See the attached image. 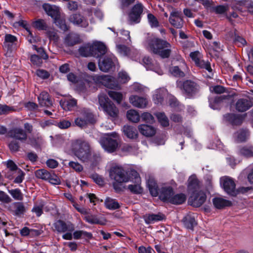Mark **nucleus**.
Listing matches in <instances>:
<instances>
[{
    "label": "nucleus",
    "mask_w": 253,
    "mask_h": 253,
    "mask_svg": "<svg viewBox=\"0 0 253 253\" xmlns=\"http://www.w3.org/2000/svg\"><path fill=\"white\" fill-rule=\"evenodd\" d=\"M13 26L15 27H18L19 26H21L23 28H24L27 32L29 33L30 34H31V32L30 31L29 28L28 27V25L27 24V23L26 21L24 20H20L18 22H15L13 24Z\"/></svg>",
    "instance_id": "69168bd1"
},
{
    "label": "nucleus",
    "mask_w": 253,
    "mask_h": 253,
    "mask_svg": "<svg viewBox=\"0 0 253 253\" xmlns=\"http://www.w3.org/2000/svg\"><path fill=\"white\" fill-rule=\"evenodd\" d=\"M173 194L172 188L169 185L164 184L161 187L158 195L161 200L168 203Z\"/></svg>",
    "instance_id": "aec40b11"
},
{
    "label": "nucleus",
    "mask_w": 253,
    "mask_h": 253,
    "mask_svg": "<svg viewBox=\"0 0 253 253\" xmlns=\"http://www.w3.org/2000/svg\"><path fill=\"white\" fill-rule=\"evenodd\" d=\"M147 186L152 196L157 197L158 196L160 189L153 177H150L149 178L147 181Z\"/></svg>",
    "instance_id": "a878e982"
},
{
    "label": "nucleus",
    "mask_w": 253,
    "mask_h": 253,
    "mask_svg": "<svg viewBox=\"0 0 253 253\" xmlns=\"http://www.w3.org/2000/svg\"><path fill=\"white\" fill-rule=\"evenodd\" d=\"M125 135L130 139H135L138 136V133L136 128L129 126H125L123 128Z\"/></svg>",
    "instance_id": "473e14b6"
},
{
    "label": "nucleus",
    "mask_w": 253,
    "mask_h": 253,
    "mask_svg": "<svg viewBox=\"0 0 253 253\" xmlns=\"http://www.w3.org/2000/svg\"><path fill=\"white\" fill-rule=\"evenodd\" d=\"M240 154L246 157L253 156V146H246L240 150Z\"/></svg>",
    "instance_id": "a18cd8bd"
},
{
    "label": "nucleus",
    "mask_w": 253,
    "mask_h": 253,
    "mask_svg": "<svg viewBox=\"0 0 253 253\" xmlns=\"http://www.w3.org/2000/svg\"><path fill=\"white\" fill-rule=\"evenodd\" d=\"M16 38L10 34H7L5 36V42H4V46L9 48L16 41Z\"/></svg>",
    "instance_id": "c03bdc74"
},
{
    "label": "nucleus",
    "mask_w": 253,
    "mask_h": 253,
    "mask_svg": "<svg viewBox=\"0 0 253 253\" xmlns=\"http://www.w3.org/2000/svg\"><path fill=\"white\" fill-rule=\"evenodd\" d=\"M184 225L187 229L192 230L195 225H196V222L194 217L190 215L186 216L183 219Z\"/></svg>",
    "instance_id": "58836bf2"
},
{
    "label": "nucleus",
    "mask_w": 253,
    "mask_h": 253,
    "mask_svg": "<svg viewBox=\"0 0 253 253\" xmlns=\"http://www.w3.org/2000/svg\"><path fill=\"white\" fill-rule=\"evenodd\" d=\"M109 176L112 181L114 188L116 191L121 189L120 186L123 183H126L131 180V175L126 172L124 169L119 166L112 167L109 170Z\"/></svg>",
    "instance_id": "20e7f679"
},
{
    "label": "nucleus",
    "mask_w": 253,
    "mask_h": 253,
    "mask_svg": "<svg viewBox=\"0 0 253 253\" xmlns=\"http://www.w3.org/2000/svg\"><path fill=\"white\" fill-rule=\"evenodd\" d=\"M188 190L192 192L189 202L194 207H200L206 201L205 193L199 190V185L197 179L195 176H191L188 180Z\"/></svg>",
    "instance_id": "7ed1b4c3"
},
{
    "label": "nucleus",
    "mask_w": 253,
    "mask_h": 253,
    "mask_svg": "<svg viewBox=\"0 0 253 253\" xmlns=\"http://www.w3.org/2000/svg\"><path fill=\"white\" fill-rule=\"evenodd\" d=\"M53 226L55 229L59 233L72 232L74 230V227L72 224L66 223L61 220L55 222Z\"/></svg>",
    "instance_id": "412c9836"
},
{
    "label": "nucleus",
    "mask_w": 253,
    "mask_h": 253,
    "mask_svg": "<svg viewBox=\"0 0 253 253\" xmlns=\"http://www.w3.org/2000/svg\"><path fill=\"white\" fill-rule=\"evenodd\" d=\"M10 137L17 139L20 141H24L27 139V135L25 131L21 128H14L9 132Z\"/></svg>",
    "instance_id": "393cba45"
},
{
    "label": "nucleus",
    "mask_w": 253,
    "mask_h": 253,
    "mask_svg": "<svg viewBox=\"0 0 253 253\" xmlns=\"http://www.w3.org/2000/svg\"><path fill=\"white\" fill-rule=\"evenodd\" d=\"M33 26L40 30L45 29L46 25L45 21L42 19H38L34 21L33 23Z\"/></svg>",
    "instance_id": "864d4df0"
},
{
    "label": "nucleus",
    "mask_w": 253,
    "mask_h": 253,
    "mask_svg": "<svg viewBox=\"0 0 253 253\" xmlns=\"http://www.w3.org/2000/svg\"><path fill=\"white\" fill-rule=\"evenodd\" d=\"M30 60L33 64L37 66H40L42 63L41 58L35 54L31 55Z\"/></svg>",
    "instance_id": "774afa93"
},
{
    "label": "nucleus",
    "mask_w": 253,
    "mask_h": 253,
    "mask_svg": "<svg viewBox=\"0 0 253 253\" xmlns=\"http://www.w3.org/2000/svg\"><path fill=\"white\" fill-rule=\"evenodd\" d=\"M13 205L15 208V212L16 214H21L25 212V207L23 203L20 202H15L13 204Z\"/></svg>",
    "instance_id": "603ef678"
},
{
    "label": "nucleus",
    "mask_w": 253,
    "mask_h": 253,
    "mask_svg": "<svg viewBox=\"0 0 253 253\" xmlns=\"http://www.w3.org/2000/svg\"><path fill=\"white\" fill-rule=\"evenodd\" d=\"M185 200L186 196L184 194L181 193L174 195L173 193L168 203L175 205H178L182 204L185 201Z\"/></svg>",
    "instance_id": "f704fd0d"
},
{
    "label": "nucleus",
    "mask_w": 253,
    "mask_h": 253,
    "mask_svg": "<svg viewBox=\"0 0 253 253\" xmlns=\"http://www.w3.org/2000/svg\"><path fill=\"white\" fill-rule=\"evenodd\" d=\"M117 63V59L114 55L111 54L106 56L102 59H100L98 62V66L101 71L107 72Z\"/></svg>",
    "instance_id": "f8f14e48"
},
{
    "label": "nucleus",
    "mask_w": 253,
    "mask_h": 253,
    "mask_svg": "<svg viewBox=\"0 0 253 253\" xmlns=\"http://www.w3.org/2000/svg\"><path fill=\"white\" fill-rule=\"evenodd\" d=\"M119 140L118 134L113 132L105 134L101 139L100 143L105 150L108 152H113L118 147Z\"/></svg>",
    "instance_id": "1a4fd4ad"
},
{
    "label": "nucleus",
    "mask_w": 253,
    "mask_h": 253,
    "mask_svg": "<svg viewBox=\"0 0 253 253\" xmlns=\"http://www.w3.org/2000/svg\"><path fill=\"white\" fill-rule=\"evenodd\" d=\"M77 100L73 98L66 99L60 101L61 107L65 110H72L73 108L77 105Z\"/></svg>",
    "instance_id": "72a5a7b5"
},
{
    "label": "nucleus",
    "mask_w": 253,
    "mask_h": 253,
    "mask_svg": "<svg viewBox=\"0 0 253 253\" xmlns=\"http://www.w3.org/2000/svg\"><path fill=\"white\" fill-rule=\"evenodd\" d=\"M147 19L148 23L151 28H157L159 26V22L157 18L152 14L148 13Z\"/></svg>",
    "instance_id": "49530a36"
},
{
    "label": "nucleus",
    "mask_w": 253,
    "mask_h": 253,
    "mask_svg": "<svg viewBox=\"0 0 253 253\" xmlns=\"http://www.w3.org/2000/svg\"><path fill=\"white\" fill-rule=\"evenodd\" d=\"M69 166L77 172L82 171L83 169V166L78 162H70Z\"/></svg>",
    "instance_id": "338daca9"
},
{
    "label": "nucleus",
    "mask_w": 253,
    "mask_h": 253,
    "mask_svg": "<svg viewBox=\"0 0 253 253\" xmlns=\"http://www.w3.org/2000/svg\"><path fill=\"white\" fill-rule=\"evenodd\" d=\"M79 40L78 36L74 34L68 35L65 38V43L69 46H72L78 43Z\"/></svg>",
    "instance_id": "a19ab883"
},
{
    "label": "nucleus",
    "mask_w": 253,
    "mask_h": 253,
    "mask_svg": "<svg viewBox=\"0 0 253 253\" xmlns=\"http://www.w3.org/2000/svg\"><path fill=\"white\" fill-rule=\"evenodd\" d=\"M48 171L44 169H40L35 171V175L38 178L45 180L48 177Z\"/></svg>",
    "instance_id": "8fccbe9b"
},
{
    "label": "nucleus",
    "mask_w": 253,
    "mask_h": 253,
    "mask_svg": "<svg viewBox=\"0 0 253 253\" xmlns=\"http://www.w3.org/2000/svg\"><path fill=\"white\" fill-rule=\"evenodd\" d=\"M84 219L88 223L90 224H99V220L95 215H87L84 216Z\"/></svg>",
    "instance_id": "4d7b16f0"
},
{
    "label": "nucleus",
    "mask_w": 253,
    "mask_h": 253,
    "mask_svg": "<svg viewBox=\"0 0 253 253\" xmlns=\"http://www.w3.org/2000/svg\"><path fill=\"white\" fill-rule=\"evenodd\" d=\"M131 180L135 183L134 184H130L128 186V189L132 193L134 194H140L143 192V188L141 186V178L138 172L132 170L130 171Z\"/></svg>",
    "instance_id": "4468645a"
},
{
    "label": "nucleus",
    "mask_w": 253,
    "mask_h": 253,
    "mask_svg": "<svg viewBox=\"0 0 253 253\" xmlns=\"http://www.w3.org/2000/svg\"><path fill=\"white\" fill-rule=\"evenodd\" d=\"M224 119L226 121L230 123L233 125H241L243 121V117L241 115L234 114H229L224 116Z\"/></svg>",
    "instance_id": "c85d7f7f"
},
{
    "label": "nucleus",
    "mask_w": 253,
    "mask_h": 253,
    "mask_svg": "<svg viewBox=\"0 0 253 253\" xmlns=\"http://www.w3.org/2000/svg\"><path fill=\"white\" fill-rule=\"evenodd\" d=\"M38 98L39 103L42 107H49L52 105V101L47 92H42Z\"/></svg>",
    "instance_id": "cd10ccee"
},
{
    "label": "nucleus",
    "mask_w": 253,
    "mask_h": 253,
    "mask_svg": "<svg viewBox=\"0 0 253 253\" xmlns=\"http://www.w3.org/2000/svg\"><path fill=\"white\" fill-rule=\"evenodd\" d=\"M117 50L123 56H127L129 54L130 49L124 45L116 44Z\"/></svg>",
    "instance_id": "de8ad7c7"
},
{
    "label": "nucleus",
    "mask_w": 253,
    "mask_h": 253,
    "mask_svg": "<svg viewBox=\"0 0 253 253\" xmlns=\"http://www.w3.org/2000/svg\"><path fill=\"white\" fill-rule=\"evenodd\" d=\"M79 52L80 55L83 56L87 57L91 56L89 45H85L80 47L79 49Z\"/></svg>",
    "instance_id": "6e6d98bb"
},
{
    "label": "nucleus",
    "mask_w": 253,
    "mask_h": 253,
    "mask_svg": "<svg viewBox=\"0 0 253 253\" xmlns=\"http://www.w3.org/2000/svg\"><path fill=\"white\" fill-rule=\"evenodd\" d=\"M77 113L78 117L75 119L74 123L78 127L83 128L95 121L93 114L87 108H80L77 110Z\"/></svg>",
    "instance_id": "6e6552de"
},
{
    "label": "nucleus",
    "mask_w": 253,
    "mask_h": 253,
    "mask_svg": "<svg viewBox=\"0 0 253 253\" xmlns=\"http://www.w3.org/2000/svg\"><path fill=\"white\" fill-rule=\"evenodd\" d=\"M129 100L133 106L139 108H144L148 104L146 98L137 95H131L129 97Z\"/></svg>",
    "instance_id": "5701e85b"
},
{
    "label": "nucleus",
    "mask_w": 253,
    "mask_h": 253,
    "mask_svg": "<svg viewBox=\"0 0 253 253\" xmlns=\"http://www.w3.org/2000/svg\"><path fill=\"white\" fill-rule=\"evenodd\" d=\"M142 64L147 70H153L159 75H162L163 72L162 70L154 67L152 59L149 57H144L142 59Z\"/></svg>",
    "instance_id": "7c9ffc66"
},
{
    "label": "nucleus",
    "mask_w": 253,
    "mask_h": 253,
    "mask_svg": "<svg viewBox=\"0 0 253 253\" xmlns=\"http://www.w3.org/2000/svg\"><path fill=\"white\" fill-rule=\"evenodd\" d=\"M164 218L162 214H146L143 216V219L147 224H152L155 222L161 221Z\"/></svg>",
    "instance_id": "c756f323"
},
{
    "label": "nucleus",
    "mask_w": 253,
    "mask_h": 253,
    "mask_svg": "<svg viewBox=\"0 0 253 253\" xmlns=\"http://www.w3.org/2000/svg\"><path fill=\"white\" fill-rule=\"evenodd\" d=\"M249 132L246 129H241L234 134V137L238 142L245 141L249 136Z\"/></svg>",
    "instance_id": "4c0bfd02"
},
{
    "label": "nucleus",
    "mask_w": 253,
    "mask_h": 253,
    "mask_svg": "<svg viewBox=\"0 0 253 253\" xmlns=\"http://www.w3.org/2000/svg\"><path fill=\"white\" fill-rule=\"evenodd\" d=\"M43 205H38L37 204L35 205L34 207L32 210V211L33 212L35 213L37 216H40L42 213H43Z\"/></svg>",
    "instance_id": "bf43d9fd"
},
{
    "label": "nucleus",
    "mask_w": 253,
    "mask_h": 253,
    "mask_svg": "<svg viewBox=\"0 0 253 253\" xmlns=\"http://www.w3.org/2000/svg\"><path fill=\"white\" fill-rule=\"evenodd\" d=\"M109 96L118 103H120L123 100V95L122 93L110 90L108 92Z\"/></svg>",
    "instance_id": "37998d69"
},
{
    "label": "nucleus",
    "mask_w": 253,
    "mask_h": 253,
    "mask_svg": "<svg viewBox=\"0 0 253 253\" xmlns=\"http://www.w3.org/2000/svg\"><path fill=\"white\" fill-rule=\"evenodd\" d=\"M33 233L36 235L39 234V231L34 229H30L28 227H25L21 230L20 233L22 236H27Z\"/></svg>",
    "instance_id": "052dcab7"
},
{
    "label": "nucleus",
    "mask_w": 253,
    "mask_h": 253,
    "mask_svg": "<svg viewBox=\"0 0 253 253\" xmlns=\"http://www.w3.org/2000/svg\"><path fill=\"white\" fill-rule=\"evenodd\" d=\"M106 208L110 210H115L120 207L119 203L115 199L108 197L105 200Z\"/></svg>",
    "instance_id": "c9c22d12"
},
{
    "label": "nucleus",
    "mask_w": 253,
    "mask_h": 253,
    "mask_svg": "<svg viewBox=\"0 0 253 253\" xmlns=\"http://www.w3.org/2000/svg\"><path fill=\"white\" fill-rule=\"evenodd\" d=\"M92 80L96 84H101L106 87L112 89L119 88V82L121 84H125L127 82L130 78L125 72H120L118 74V81H115L114 78L108 75H95L93 76Z\"/></svg>",
    "instance_id": "f03ea898"
},
{
    "label": "nucleus",
    "mask_w": 253,
    "mask_h": 253,
    "mask_svg": "<svg viewBox=\"0 0 253 253\" xmlns=\"http://www.w3.org/2000/svg\"><path fill=\"white\" fill-rule=\"evenodd\" d=\"M143 121L148 123L152 124L154 122L155 119L154 117L148 112H144L141 116Z\"/></svg>",
    "instance_id": "5fc2aeb1"
},
{
    "label": "nucleus",
    "mask_w": 253,
    "mask_h": 253,
    "mask_svg": "<svg viewBox=\"0 0 253 253\" xmlns=\"http://www.w3.org/2000/svg\"><path fill=\"white\" fill-rule=\"evenodd\" d=\"M253 104L248 98H241L236 103V109L239 112H245L249 109Z\"/></svg>",
    "instance_id": "b1692460"
},
{
    "label": "nucleus",
    "mask_w": 253,
    "mask_h": 253,
    "mask_svg": "<svg viewBox=\"0 0 253 253\" xmlns=\"http://www.w3.org/2000/svg\"><path fill=\"white\" fill-rule=\"evenodd\" d=\"M42 7L46 14L53 19L54 22L57 26L63 31L68 30L65 20L64 18H62L61 16L59 7L48 3H44L43 4Z\"/></svg>",
    "instance_id": "0eeeda50"
},
{
    "label": "nucleus",
    "mask_w": 253,
    "mask_h": 253,
    "mask_svg": "<svg viewBox=\"0 0 253 253\" xmlns=\"http://www.w3.org/2000/svg\"><path fill=\"white\" fill-rule=\"evenodd\" d=\"M131 88L133 91L137 93L145 92L148 90V88L138 83H135L131 86Z\"/></svg>",
    "instance_id": "3c124183"
},
{
    "label": "nucleus",
    "mask_w": 253,
    "mask_h": 253,
    "mask_svg": "<svg viewBox=\"0 0 253 253\" xmlns=\"http://www.w3.org/2000/svg\"><path fill=\"white\" fill-rule=\"evenodd\" d=\"M181 15L180 11L176 9H172L169 17L170 24L176 28H181L183 24Z\"/></svg>",
    "instance_id": "2eb2a0df"
},
{
    "label": "nucleus",
    "mask_w": 253,
    "mask_h": 253,
    "mask_svg": "<svg viewBox=\"0 0 253 253\" xmlns=\"http://www.w3.org/2000/svg\"><path fill=\"white\" fill-rule=\"evenodd\" d=\"M127 119L133 123H137L140 120V115L137 111L131 109L128 110L126 113Z\"/></svg>",
    "instance_id": "e433bc0d"
},
{
    "label": "nucleus",
    "mask_w": 253,
    "mask_h": 253,
    "mask_svg": "<svg viewBox=\"0 0 253 253\" xmlns=\"http://www.w3.org/2000/svg\"><path fill=\"white\" fill-rule=\"evenodd\" d=\"M143 10V6L141 3L135 4L128 14V23L130 25L139 23Z\"/></svg>",
    "instance_id": "9b49d317"
},
{
    "label": "nucleus",
    "mask_w": 253,
    "mask_h": 253,
    "mask_svg": "<svg viewBox=\"0 0 253 253\" xmlns=\"http://www.w3.org/2000/svg\"><path fill=\"white\" fill-rule=\"evenodd\" d=\"M83 236L89 237L91 236V234L83 231H76L73 233V237L75 239H79Z\"/></svg>",
    "instance_id": "680f3d73"
},
{
    "label": "nucleus",
    "mask_w": 253,
    "mask_h": 253,
    "mask_svg": "<svg viewBox=\"0 0 253 253\" xmlns=\"http://www.w3.org/2000/svg\"><path fill=\"white\" fill-rule=\"evenodd\" d=\"M190 56L197 66L206 70L209 73L211 72L212 69L210 63L202 59V54L199 51H196L191 52Z\"/></svg>",
    "instance_id": "ddd939ff"
},
{
    "label": "nucleus",
    "mask_w": 253,
    "mask_h": 253,
    "mask_svg": "<svg viewBox=\"0 0 253 253\" xmlns=\"http://www.w3.org/2000/svg\"><path fill=\"white\" fill-rule=\"evenodd\" d=\"M169 97V103L171 107H174L178 105L176 98L172 96H169L167 90L165 88H160L156 89L154 93L153 99L155 104H162L165 98Z\"/></svg>",
    "instance_id": "9d476101"
},
{
    "label": "nucleus",
    "mask_w": 253,
    "mask_h": 253,
    "mask_svg": "<svg viewBox=\"0 0 253 253\" xmlns=\"http://www.w3.org/2000/svg\"><path fill=\"white\" fill-rule=\"evenodd\" d=\"M91 56L99 57L106 52V47L104 44L100 42H94L89 45Z\"/></svg>",
    "instance_id": "dca6fc26"
},
{
    "label": "nucleus",
    "mask_w": 253,
    "mask_h": 253,
    "mask_svg": "<svg viewBox=\"0 0 253 253\" xmlns=\"http://www.w3.org/2000/svg\"><path fill=\"white\" fill-rule=\"evenodd\" d=\"M47 177L46 181H48L51 184L59 185L61 183L60 178L52 170L49 172Z\"/></svg>",
    "instance_id": "ea45409f"
},
{
    "label": "nucleus",
    "mask_w": 253,
    "mask_h": 253,
    "mask_svg": "<svg viewBox=\"0 0 253 253\" xmlns=\"http://www.w3.org/2000/svg\"><path fill=\"white\" fill-rule=\"evenodd\" d=\"M98 102L105 113L112 120L117 119L119 110L116 105L112 102L104 93H101L98 95Z\"/></svg>",
    "instance_id": "423d86ee"
},
{
    "label": "nucleus",
    "mask_w": 253,
    "mask_h": 253,
    "mask_svg": "<svg viewBox=\"0 0 253 253\" xmlns=\"http://www.w3.org/2000/svg\"><path fill=\"white\" fill-rule=\"evenodd\" d=\"M156 116L162 126H167L169 125V120L164 113H158L156 114Z\"/></svg>",
    "instance_id": "09e8293b"
},
{
    "label": "nucleus",
    "mask_w": 253,
    "mask_h": 253,
    "mask_svg": "<svg viewBox=\"0 0 253 253\" xmlns=\"http://www.w3.org/2000/svg\"><path fill=\"white\" fill-rule=\"evenodd\" d=\"M8 192L14 200L17 201L23 200V194L19 189L16 188L14 189L8 190Z\"/></svg>",
    "instance_id": "79ce46f5"
},
{
    "label": "nucleus",
    "mask_w": 253,
    "mask_h": 253,
    "mask_svg": "<svg viewBox=\"0 0 253 253\" xmlns=\"http://www.w3.org/2000/svg\"><path fill=\"white\" fill-rule=\"evenodd\" d=\"M214 206L217 209H222L231 205V202L220 197L214 198L212 200Z\"/></svg>",
    "instance_id": "2f4dec72"
},
{
    "label": "nucleus",
    "mask_w": 253,
    "mask_h": 253,
    "mask_svg": "<svg viewBox=\"0 0 253 253\" xmlns=\"http://www.w3.org/2000/svg\"><path fill=\"white\" fill-rule=\"evenodd\" d=\"M100 160L101 158L99 155L94 154L91 156V153H90L89 161L87 163H90L92 166H95L99 163Z\"/></svg>",
    "instance_id": "13d9d810"
},
{
    "label": "nucleus",
    "mask_w": 253,
    "mask_h": 253,
    "mask_svg": "<svg viewBox=\"0 0 253 253\" xmlns=\"http://www.w3.org/2000/svg\"><path fill=\"white\" fill-rule=\"evenodd\" d=\"M177 86L181 89L183 88L188 95H192L198 90L197 84L190 80L186 81L183 83L179 82L177 83Z\"/></svg>",
    "instance_id": "f3484780"
},
{
    "label": "nucleus",
    "mask_w": 253,
    "mask_h": 253,
    "mask_svg": "<svg viewBox=\"0 0 253 253\" xmlns=\"http://www.w3.org/2000/svg\"><path fill=\"white\" fill-rule=\"evenodd\" d=\"M144 46L149 51L162 58H168L171 51L170 43L155 37H149L145 42Z\"/></svg>",
    "instance_id": "f257e3e1"
},
{
    "label": "nucleus",
    "mask_w": 253,
    "mask_h": 253,
    "mask_svg": "<svg viewBox=\"0 0 253 253\" xmlns=\"http://www.w3.org/2000/svg\"><path fill=\"white\" fill-rule=\"evenodd\" d=\"M169 72L173 76L183 77L185 73L188 72V67L184 62H182L179 66H175L170 68Z\"/></svg>",
    "instance_id": "4be33fe9"
},
{
    "label": "nucleus",
    "mask_w": 253,
    "mask_h": 253,
    "mask_svg": "<svg viewBox=\"0 0 253 253\" xmlns=\"http://www.w3.org/2000/svg\"><path fill=\"white\" fill-rule=\"evenodd\" d=\"M72 151L83 162L89 161L91 150L89 143L82 139H78L72 143Z\"/></svg>",
    "instance_id": "39448f33"
},
{
    "label": "nucleus",
    "mask_w": 253,
    "mask_h": 253,
    "mask_svg": "<svg viewBox=\"0 0 253 253\" xmlns=\"http://www.w3.org/2000/svg\"><path fill=\"white\" fill-rule=\"evenodd\" d=\"M69 20L74 25L82 28H86L88 25L87 20L79 13H74L71 15L69 18Z\"/></svg>",
    "instance_id": "6ab92c4d"
},
{
    "label": "nucleus",
    "mask_w": 253,
    "mask_h": 253,
    "mask_svg": "<svg viewBox=\"0 0 253 253\" xmlns=\"http://www.w3.org/2000/svg\"><path fill=\"white\" fill-rule=\"evenodd\" d=\"M11 198L2 191H0V201L4 203H9L11 202Z\"/></svg>",
    "instance_id": "e2e57ef3"
},
{
    "label": "nucleus",
    "mask_w": 253,
    "mask_h": 253,
    "mask_svg": "<svg viewBox=\"0 0 253 253\" xmlns=\"http://www.w3.org/2000/svg\"><path fill=\"white\" fill-rule=\"evenodd\" d=\"M139 132L143 135L146 137H151L156 133V129L153 126L142 124L138 127Z\"/></svg>",
    "instance_id": "bb28decb"
},
{
    "label": "nucleus",
    "mask_w": 253,
    "mask_h": 253,
    "mask_svg": "<svg viewBox=\"0 0 253 253\" xmlns=\"http://www.w3.org/2000/svg\"><path fill=\"white\" fill-rule=\"evenodd\" d=\"M233 41L238 46L244 45L247 43L246 40L243 38L236 35L235 34L233 38Z\"/></svg>",
    "instance_id": "0e129e2a"
},
{
    "label": "nucleus",
    "mask_w": 253,
    "mask_h": 253,
    "mask_svg": "<svg viewBox=\"0 0 253 253\" xmlns=\"http://www.w3.org/2000/svg\"><path fill=\"white\" fill-rule=\"evenodd\" d=\"M220 183L224 191L228 194H235V184L231 178L224 176L220 178Z\"/></svg>",
    "instance_id": "a211bd4d"
}]
</instances>
